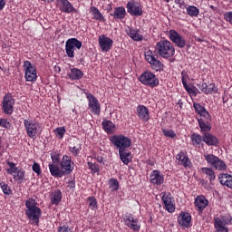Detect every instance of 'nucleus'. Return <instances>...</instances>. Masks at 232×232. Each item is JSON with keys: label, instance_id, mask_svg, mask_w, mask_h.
Wrapping results in <instances>:
<instances>
[{"label": "nucleus", "instance_id": "1", "mask_svg": "<svg viewBox=\"0 0 232 232\" xmlns=\"http://www.w3.org/2000/svg\"><path fill=\"white\" fill-rule=\"evenodd\" d=\"M25 215L27 218L32 222L33 224H39V218H41V216L43 215V212L41 211V208L37 207V201L34 198H29L25 201Z\"/></svg>", "mask_w": 232, "mask_h": 232}, {"label": "nucleus", "instance_id": "2", "mask_svg": "<svg viewBox=\"0 0 232 232\" xmlns=\"http://www.w3.org/2000/svg\"><path fill=\"white\" fill-rule=\"evenodd\" d=\"M24 126L29 139H37L43 133V125L39 121L30 119L24 120Z\"/></svg>", "mask_w": 232, "mask_h": 232}, {"label": "nucleus", "instance_id": "3", "mask_svg": "<svg viewBox=\"0 0 232 232\" xmlns=\"http://www.w3.org/2000/svg\"><path fill=\"white\" fill-rule=\"evenodd\" d=\"M155 50L160 57L163 59H169L175 55V47L171 44V42L168 40H161L157 43Z\"/></svg>", "mask_w": 232, "mask_h": 232}, {"label": "nucleus", "instance_id": "4", "mask_svg": "<svg viewBox=\"0 0 232 232\" xmlns=\"http://www.w3.org/2000/svg\"><path fill=\"white\" fill-rule=\"evenodd\" d=\"M145 61L149 63L150 68L155 70V72H161V70L164 69V64H162V62L159 60V55H157V53H155V51H147L145 53Z\"/></svg>", "mask_w": 232, "mask_h": 232}, {"label": "nucleus", "instance_id": "5", "mask_svg": "<svg viewBox=\"0 0 232 232\" xmlns=\"http://www.w3.org/2000/svg\"><path fill=\"white\" fill-rule=\"evenodd\" d=\"M110 140L111 144H113V146L119 150V151L122 150H128V148L131 146V139L122 134L113 135L111 137Z\"/></svg>", "mask_w": 232, "mask_h": 232}, {"label": "nucleus", "instance_id": "6", "mask_svg": "<svg viewBox=\"0 0 232 232\" xmlns=\"http://www.w3.org/2000/svg\"><path fill=\"white\" fill-rule=\"evenodd\" d=\"M231 224L232 217L230 215L215 218L214 219V227L216 232H229L227 226H231Z\"/></svg>", "mask_w": 232, "mask_h": 232}, {"label": "nucleus", "instance_id": "7", "mask_svg": "<svg viewBox=\"0 0 232 232\" xmlns=\"http://www.w3.org/2000/svg\"><path fill=\"white\" fill-rule=\"evenodd\" d=\"M75 48H77V50H81V48H82V43L77 38L68 39L65 43V52L70 59H73L75 57Z\"/></svg>", "mask_w": 232, "mask_h": 232}, {"label": "nucleus", "instance_id": "8", "mask_svg": "<svg viewBox=\"0 0 232 232\" xmlns=\"http://www.w3.org/2000/svg\"><path fill=\"white\" fill-rule=\"evenodd\" d=\"M204 159L208 162V164L213 166V168H215V169H218V171H226L227 168L226 162H224V160H220L214 154H204Z\"/></svg>", "mask_w": 232, "mask_h": 232}, {"label": "nucleus", "instance_id": "9", "mask_svg": "<svg viewBox=\"0 0 232 232\" xmlns=\"http://www.w3.org/2000/svg\"><path fill=\"white\" fill-rule=\"evenodd\" d=\"M23 68L25 81H27V82H35V81H37V70L35 66L29 61H24Z\"/></svg>", "mask_w": 232, "mask_h": 232}, {"label": "nucleus", "instance_id": "10", "mask_svg": "<svg viewBox=\"0 0 232 232\" xmlns=\"http://www.w3.org/2000/svg\"><path fill=\"white\" fill-rule=\"evenodd\" d=\"M140 82L145 86H150V88H155V86H159V78H157L155 73L150 71L144 72L140 76Z\"/></svg>", "mask_w": 232, "mask_h": 232}, {"label": "nucleus", "instance_id": "11", "mask_svg": "<svg viewBox=\"0 0 232 232\" xmlns=\"http://www.w3.org/2000/svg\"><path fill=\"white\" fill-rule=\"evenodd\" d=\"M14 106H15V99L10 93H6L2 101V110L5 115L14 113Z\"/></svg>", "mask_w": 232, "mask_h": 232}, {"label": "nucleus", "instance_id": "12", "mask_svg": "<svg viewBox=\"0 0 232 232\" xmlns=\"http://www.w3.org/2000/svg\"><path fill=\"white\" fill-rule=\"evenodd\" d=\"M160 196L164 208L168 211V213H175V198H173V196H171V193L162 192Z\"/></svg>", "mask_w": 232, "mask_h": 232}, {"label": "nucleus", "instance_id": "13", "mask_svg": "<svg viewBox=\"0 0 232 232\" xmlns=\"http://www.w3.org/2000/svg\"><path fill=\"white\" fill-rule=\"evenodd\" d=\"M86 97L89 110H91L92 113H93V115H101V102H99V100L92 93H87Z\"/></svg>", "mask_w": 232, "mask_h": 232}, {"label": "nucleus", "instance_id": "14", "mask_svg": "<svg viewBox=\"0 0 232 232\" xmlns=\"http://www.w3.org/2000/svg\"><path fill=\"white\" fill-rule=\"evenodd\" d=\"M169 39L178 46V48H184L186 46V39L179 32L171 29L169 31Z\"/></svg>", "mask_w": 232, "mask_h": 232}, {"label": "nucleus", "instance_id": "15", "mask_svg": "<svg viewBox=\"0 0 232 232\" xmlns=\"http://www.w3.org/2000/svg\"><path fill=\"white\" fill-rule=\"evenodd\" d=\"M126 8L130 15H134L135 17L142 15V5L134 0L129 1Z\"/></svg>", "mask_w": 232, "mask_h": 232}, {"label": "nucleus", "instance_id": "16", "mask_svg": "<svg viewBox=\"0 0 232 232\" xmlns=\"http://www.w3.org/2000/svg\"><path fill=\"white\" fill-rule=\"evenodd\" d=\"M61 169L63 171V175H70L73 171V162H72V157L64 155L60 163Z\"/></svg>", "mask_w": 232, "mask_h": 232}, {"label": "nucleus", "instance_id": "17", "mask_svg": "<svg viewBox=\"0 0 232 232\" xmlns=\"http://www.w3.org/2000/svg\"><path fill=\"white\" fill-rule=\"evenodd\" d=\"M99 46L102 52H110L113 46V40L104 34L100 35L98 39Z\"/></svg>", "mask_w": 232, "mask_h": 232}, {"label": "nucleus", "instance_id": "18", "mask_svg": "<svg viewBox=\"0 0 232 232\" xmlns=\"http://www.w3.org/2000/svg\"><path fill=\"white\" fill-rule=\"evenodd\" d=\"M123 220L127 227H129L130 229H132V231L134 232L140 231V225H139V220L133 218V215L130 214L125 216Z\"/></svg>", "mask_w": 232, "mask_h": 232}, {"label": "nucleus", "instance_id": "19", "mask_svg": "<svg viewBox=\"0 0 232 232\" xmlns=\"http://www.w3.org/2000/svg\"><path fill=\"white\" fill-rule=\"evenodd\" d=\"M209 201L204 196H197L194 201V206L198 209V213H202L206 208H208Z\"/></svg>", "mask_w": 232, "mask_h": 232}, {"label": "nucleus", "instance_id": "20", "mask_svg": "<svg viewBox=\"0 0 232 232\" xmlns=\"http://www.w3.org/2000/svg\"><path fill=\"white\" fill-rule=\"evenodd\" d=\"M178 222L179 226H182L184 228L191 227V214L188 212H180L178 218Z\"/></svg>", "mask_w": 232, "mask_h": 232}, {"label": "nucleus", "instance_id": "21", "mask_svg": "<svg viewBox=\"0 0 232 232\" xmlns=\"http://www.w3.org/2000/svg\"><path fill=\"white\" fill-rule=\"evenodd\" d=\"M136 113L141 122H148V121H150V110H148L146 106L138 105Z\"/></svg>", "mask_w": 232, "mask_h": 232}, {"label": "nucleus", "instance_id": "22", "mask_svg": "<svg viewBox=\"0 0 232 232\" xmlns=\"http://www.w3.org/2000/svg\"><path fill=\"white\" fill-rule=\"evenodd\" d=\"M176 162L179 166H183V168H191V160L188 157V154L184 152H179L177 154Z\"/></svg>", "mask_w": 232, "mask_h": 232}, {"label": "nucleus", "instance_id": "23", "mask_svg": "<svg viewBox=\"0 0 232 232\" xmlns=\"http://www.w3.org/2000/svg\"><path fill=\"white\" fill-rule=\"evenodd\" d=\"M150 180L151 184L160 186V184H164V174H161L160 170H153L150 173Z\"/></svg>", "mask_w": 232, "mask_h": 232}, {"label": "nucleus", "instance_id": "24", "mask_svg": "<svg viewBox=\"0 0 232 232\" xmlns=\"http://www.w3.org/2000/svg\"><path fill=\"white\" fill-rule=\"evenodd\" d=\"M127 35L132 39V41H142L144 39V36L142 34H140V31L139 29L131 28V27H127L125 30Z\"/></svg>", "mask_w": 232, "mask_h": 232}, {"label": "nucleus", "instance_id": "25", "mask_svg": "<svg viewBox=\"0 0 232 232\" xmlns=\"http://www.w3.org/2000/svg\"><path fill=\"white\" fill-rule=\"evenodd\" d=\"M193 108L198 115H200V117H204L207 119V121H211V116L209 115V112L206 111V108L200 103L194 102Z\"/></svg>", "mask_w": 232, "mask_h": 232}, {"label": "nucleus", "instance_id": "26", "mask_svg": "<svg viewBox=\"0 0 232 232\" xmlns=\"http://www.w3.org/2000/svg\"><path fill=\"white\" fill-rule=\"evenodd\" d=\"M119 156L121 162L125 164V166H128L130 162H131V159H133L131 151L128 150V149L119 150Z\"/></svg>", "mask_w": 232, "mask_h": 232}, {"label": "nucleus", "instance_id": "27", "mask_svg": "<svg viewBox=\"0 0 232 232\" xmlns=\"http://www.w3.org/2000/svg\"><path fill=\"white\" fill-rule=\"evenodd\" d=\"M60 3V10L61 12H64L65 14H72L75 10L72 3L68 0H58Z\"/></svg>", "mask_w": 232, "mask_h": 232}, {"label": "nucleus", "instance_id": "28", "mask_svg": "<svg viewBox=\"0 0 232 232\" xmlns=\"http://www.w3.org/2000/svg\"><path fill=\"white\" fill-rule=\"evenodd\" d=\"M90 14L92 15V19H94V21H100L101 23L106 22V18H104V15H102V13H101L97 7L92 6L90 8Z\"/></svg>", "mask_w": 232, "mask_h": 232}, {"label": "nucleus", "instance_id": "29", "mask_svg": "<svg viewBox=\"0 0 232 232\" xmlns=\"http://www.w3.org/2000/svg\"><path fill=\"white\" fill-rule=\"evenodd\" d=\"M203 140L208 146H218V139L211 133H204Z\"/></svg>", "mask_w": 232, "mask_h": 232}, {"label": "nucleus", "instance_id": "30", "mask_svg": "<svg viewBox=\"0 0 232 232\" xmlns=\"http://www.w3.org/2000/svg\"><path fill=\"white\" fill-rule=\"evenodd\" d=\"M111 15L113 17V19H119L120 21H122L126 17V9L122 6L114 8L113 14H111Z\"/></svg>", "mask_w": 232, "mask_h": 232}, {"label": "nucleus", "instance_id": "31", "mask_svg": "<svg viewBox=\"0 0 232 232\" xmlns=\"http://www.w3.org/2000/svg\"><path fill=\"white\" fill-rule=\"evenodd\" d=\"M49 171L53 177H58L61 179V177L64 176V171H63V169H59V166L55 164H49Z\"/></svg>", "mask_w": 232, "mask_h": 232}, {"label": "nucleus", "instance_id": "32", "mask_svg": "<svg viewBox=\"0 0 232 232\" xmlns=\"http://www.w3.org/2000/svg\"><path fill=\"white\" fill-rule=\"evenodd\" d=\"M218 180L222 186L232 188V176L229 174H219Z\"/></svg>", "mask_w": 232, "mask_h": 232}, {"label": "nucleus", "instance_id": "33", "mask_svg": "<svg viewBox=\"0 0 232 232\" xmlns=\"http://www.w3.org/2000/svg\"><path fill=\"white\" fill-rule=\"evenodd\" d=\"M63 200V192L60 189L54 190L51 195V203L53 206H59V203Z\"/></svg>", "mask_w": 232, "mask_h": 232}, {"label": "nucleus", "instance_id": "34", "mask_svg": "<svg viewBox=\"0 0 232 232\" xmlns=\"http://www.w3.org/2000/svg\"><path fill=\"white\" fill-rule=\"evenodd\" d=\"M82 75H84L82 71L77 68L71 69V72L68 73V77L71 79V81H79L82 79Z\"/></svg>", "mask_w": 232, "mask_h": 232}, {"label": "nucleus", "instance_id": "35", "mask_svg": "<svg viewBox=\"0 0 232 232\" xmlns=\"http://www.w3.org/2000/svg\"><path fill=\"white\" fill-rule=\"evenodd\" d=\"M201 172L203 173V175L207 176V178L210 182H213V180L217 179V176H215V171L211 168H208V167L201 168Z\"/></svg>", "mask_w": 232, "mask_h": 232}, {"label": "nucleus", "instance_id": "36", "mask_svg": "<svg viewBox=\"0 0 232 232\" xmlns=\"http://www.w3.org/2000/svg\"><path fill=\"white\" fill-rule=\"evenodd\" d=\"M102 128L106 133L111 134L113 131H115V123L111 122V121H103Z\"/></svg>", "mask_w": 232, "mask_h": 232}, {"label": "nucleus", "instance_id": "37", "mask_svg": "<svg viewBox=\"0 0 232 232\" xmlns=\"http://www.w3.org/2000/svg\"><path fill=\"white\" fill-rule=\"evenodd\" d=\"M14 180L15 182H18L21 184L23 180H24V169H18L14 174H13Z\"/></svg>", "mask_w": 232, "mask_h": 232}, {"label": "nucleus", "instance_id": "38", "mask_svg": "<svg viewBox=\"0 0 232 232\" xmlns=\"http://www.w3.org/2000/svg\"><path fill=\"white\" fill-rule=\"evenodd\" d=\"M187 14L189 17H198L200 14V9L195 5H188L187 7Z\"/></svg>", "mask_w": 232, "mask_h": 232}, {"label": "nucleus", "instance_id": "39", "mask_svg": "<svg viewBox=\"0 0 232 232\" xmlns=\"http://www.w3.org/2000/svg\"><path fill=\"white\" fill-rule=\"evenodd\" d=\"M192 140V145L193 146H200L202 142H204V137H201L199 134L194 133L190 137Z\"/></svg>", "mask_w": 232, "mask_h": 232}, {"label": "nucleus", "instance_id": "40", "mask_svg": "<svg viewBox=\"0 0 232 232\" xmlns=\"http://www.w3.org/2000/svg\"><path fill=\"white\" fill-rule=\"evenodd\" d=\"M6 164H7V166L9 167V168L6 169L8 175H14L18 169H21V168L15 167V163H14V162H12V161H7Z\"/></svg>", "mask_w": 232, "mask_h": 232}, {"label": "nucleus", "instance_id": "41", "mask_svg": "<svg viewBox=\"0 0 232 232\" xmlns=\"http://www.w3.org/2000/svg\"><path fill=\"white\" fill-rule=\"evenodd\" d=\"M198 124L201 131H211V124L208 122L206 123V121H203L202 120H198Z\"/></svg>", "mask_w": 232, "mask_h": 232}, {"label": "nucleus", "instance_id": "42", "mask_svg": "<svg viewBox=\"0 0 232 232\" xmlns=\"http://www.w3.org/2000/svg\"><path fill=\"white\" fill-rule=\"evenodd\" d=\"M55 136L58 139H63L64 137V134L66 133V128L64 127H58L53 130Z\"/></svg>", "mask_w": 232, "mask_h": 232}, {"label": "nucleus", "instance_id": "43", "mask_svg": "<svg viewBox=\"0 0 232 232\" xmlns=\"http://www.w3.org/2000/svg\"><path fill=\"white\" fill-rule=\"evenodd\" d=\"M0 188L5 195H12V188L5 181L0 182Z\"/></svg>", "mask_w": 232, "mask_h": 232}, {"label": "nucleus", "instance_id": "44", "mask_svg": "<svg viewBox=\"0 0 232 232\" xmlns=\"http://www.w3.org/2000/svg\"><path fill=\"white\" fill-rule=\"evenodd\" d=\"M90 209L95 211L97 209V198L95 197H89L87 199Z\"/></svg>", "mask_w": 232, "mask_h": 232}, {"label": "nucleus", "instance_id": "45", "mask_svg": "<svg viewBox=\"0 0 232 232\" xmlns=\"http://www.w3.org/2000/svg\"><path fill=\"white\" fill-rule=\"evenodd\" d=\"M109 188L112 191H117V189H119V180H117L115 179H111L109 180Z\"/></svg>", "mask_w": 232, "mask_h": 232}, {"label": "nucleus", "instance_id": "46", "mask_svg": "<svg viewBox=\"0 0 232 232\" xmlns=\"http://www.w3.org/2000/svg\"><path fill=\"white\" fill-rule=\"evenodd\" d=\"M162 133L165 137H169V139H175V137L177 136L173 130L162 129Z\"/></svg>", "mask_w": 232, "mask_h": 232}, {"label": "nucleus", "instance_id": "47", "mask_svg": "<svg viewBox=\"0 0 232 232\" xmlns=\"http://www.w3.org/2000/svg\"><path fill=\"white\" fill-rule=\"evenodd\" d=\"M0 126L1 128L10 130V128H12V123H10L6 119H0Z\"/></svg>", "mask_w": 232, "mask_h": 232}, {"label": "nucleus", "instance_id": "48", "mask_svg": "<svg viewBox=\"0 0 232 232\" xmlns=\"http://www.w3.org/2000/svg\"><path fill=\"white\" fill-rule=\"evenodd\" d=\"M88 168L92 170V173H99V165L92 162H88Z\"/></svg>", "mask_w": 232, "mask_h": 232}, {"label": "nucleus", "instance_id": "49", "mask_svg": "<svg viewBox=\"0 0 232 232\" xmlns=\"http://www.w3.org/2000/svg\"><path fill=\"white\" fill-rule=\"evenodd\" d=\"M218 89H217V86L214 83H210L209 85H207V94L208 93H217Z\"/></svg>", "mask_w": 232, "mask_h": 232}, {"label": "nucleus", "instance_id": "50", "mask_svg": "<svg viewBox=\"0 0 232 232\" xmlns=\"http://www.w3.org/2000/svg\"><path fill=\"white\" fill-rule=\"evenodd\" d=\"M188 79H189V76L188 75V72H186V71H182L181 72V81H182L183 86L188 85Z\"/></svg>", "mask_w": 232, "mask_h": 232}, {"label": "nucleus", "instance_id": "51", "mask_svg": "<svg viewBox=\"0 0 232 232\" xmlns=\"http://www.w3.org/2000/svg\"><path fill=\"white\" fill-rule=\"evenodd\" d=\"M70 151L72 153V155L77 157V155L81 153V146L70 147Z\"/></svg>", "mask_w": 232, "mask_h": 232}, {"label": "nucleus", "instance_id": "52", "mask_svg": "<svg viewBox=\"0 0 232 232\" xmlns=\"http://www.w3.org/2000/svg\"><path fill=\"white\" fill-rule=\"evenodd\" d=\"M32 169L34 173L37 175H41V165H39L37 162H34L32 166Z\"/></svg>", "mask_w": 232, "mask_h": 232}, {"label": "nucleus", "instance_id": "53", "mask_svg": "<svg viewBox=\"0 0 232 232\" xmlns=\"http://www.w3.org/2000/svg\"><path fill=\"white\" fill-rule=\"evenodd\" d=\"M224 19L225 21H227V23H229L230 24H232V11L226 12L224 14Z\"/></svg>", "mask_w": 232, "mask_h": 232}, {"label": "nucleus", "instance_id": "54", "mask_svg": "<svg viewBox=\"0 0 232 232\" xmlns=\"http://www.w3.org/2000/svg\"><path fill=\"white\" fill-rule=\"evenodd\" d=\"M67 188L70 191H75V179L68 180Z\"/></svg>", "mask_w": 232, "mask_h": 232}, {"label": "nucleus", "instance_id": "55", "mask_svg": "<svg viewBox=\"0 0 232 232\" xmlns=\"http://www.w3.org/2000/svg\"><path fill=\"white\" fill-rule=\"evenodd\" d=\"M199 90H201V92H203V93H208V83L206 82H201L199 84H198Z\"/></svg>", "mask_w": 232, "mask_h": 232}, {"label": "nucleus", "instance_id": "56", "mask_svg": "<svg viewBox=\"0 0 232 232\" xmlns=\"http://www.w3.org/2000/svg\"><path fill=\"white\" fill-rule=\"evenodd\" d=\"M58 232H72V228L65 225H63L58 227Z\"/></svg>", "mask_w": 232, "mask_h": 232}, {"label": "nucleus", "instance_id": "57", "mask_svg": "<svg viewBox=\"0 0 232 232\" xmlns=\"http://www.w3.org/2000/svg\"><path fill=\"white\" fill-rule=\"evenodd\" d=\"M177 5H179V8H181V10L187 9L188 5H186V2L182 1V0H178L176 1Z\"/></svg>", "mask_w": 232, "mask_h": 232}, {"label": "nucleus", "instance_id": "58", "mask_svg": "<svg viewBox=\"0 0 232 232\" xmlns=\"http://www.w3.org/2000/svg\"><path fill=\"white\" fill-rule=\"evenodd\" d=\"M51 159L53 162H59V154L57 153H51Z\"/></svg>", "mask_w": 232, "mask_h": 232}, {"label": "nucleus", "instance_id": "59", "mask_svg": "<svg viewBox=\"0 0 232 232\" xmlns=\"http://www.w3.org/2000/svg\"><path fill=\"white\" fill-rule=\"evenodd\" d=\"M186 92H188V93H189L190 95H195V90L189 86H188V84L186 86H184Z\"/></svg>", "mask_w": 232, "mask_h": 232}, {"label": "nucleus", "instance_id": "60", "mask_svg": "<svg viewBox=\"0 0 232 232\" xmlns=\"http://www.w3.org/2000/svg\"><path fill=\"white\" fill-rule=\"evenodd\" d=\"M6 6V0H0V10H3Z\"/></svg>", "mask_w": 232, "mask_h": 232}, {"label": "nucleus", "instance_id": "61", "mask_svg": "<svg viewBox=\"0 0 232 232\" xmlns=\"http://www.w3.org/2000/svg\"><path fill=\"white\" fill-rule=\"evenodd\" d=\"M95 159L97 160V162H100V164H102L104 159L101 156H95Z\"/></svg>", "mask_w": 232, "mask_h": 232}, {"label": "nucleus", "instance_id": "62", "mask_svg": "<svg viewBox=\"0 0 232 232\" xmlns=\"http://www.w3.org/2000/svg\"><path fill=\"white\" fill-rule=\"evenodd\" d=\"M42 1H44V3H53V1L54 0H42Z\"/></svg>", "mask_w": 232, "mask_h": 232}, {"label": "nucleus", "instance_id": "63", "mask_svg": "<svg viewBox=\"0 0 232 232\" xmlns=\"http://www.w3.org/2000/svg\"><path fill=\"white\" fill-rule=\"evenodd\" d=\"M164 1H166V3H169V0H164Z\"/></svg>", "mask_w": 232, "mask_h": 232}, {"label": "nucleus", "instance_id": "64", "mask_svg": "<svg viewBox=\"0 0 232 232\" xmlns=\"http://www.w3.org/2000/svg\"><path fill=\"white\" fill-rule=\"evenodd\" d=\"M210 8H213V5H211Z\"/></svg>", "mask_w": 232, "mask_h": 232}]
</instances>
